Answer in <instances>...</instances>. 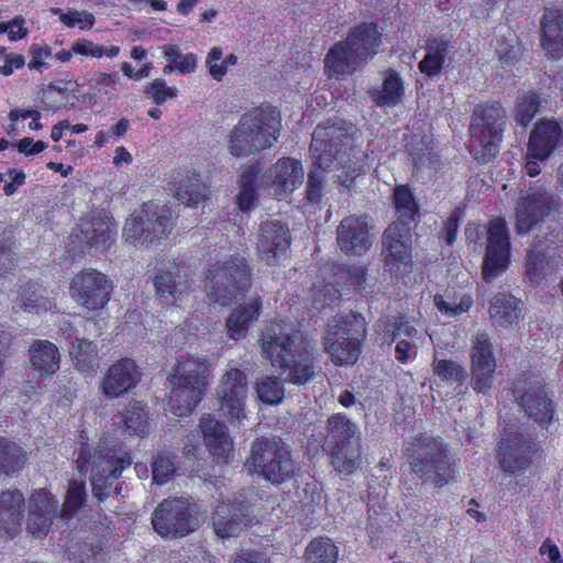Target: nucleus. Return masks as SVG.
<instances>
[{
    "instance_id": "f257e3e1",
    "label": "nucleus",
    "mask_w": 563,
    "mask_h": 563,
    "mask_svg": "<svg viewBox=\"0 0 563 563\" xmlns=\"http://www.w3.org/2000/svg\"><path fill=\"white\" fill-rule=\"evenodd\" d=\"M251 283V271L243 256L228 255L209 266L206 273L205 289L209 303L227 306L244 297ZM262 298L254 294L236 303L225 320L229 339H244L249 329L260 318Z\"/></svg>"
},
{
    "instance_id": "f03ea898",
    "label": "nucleus",
    "mask_w": 563,
    "mask_h": 563,
    "mask_svg": "<svg viewBox=\"0 0 563 563\" xmlns=\"http://www.w3.org/2000/svg\"><path fill=\"white\" fill-rule=\"evenodd\" d=\"M261 356L291 384L303 385L314 375L313 346L292 323L275 321L258 340Z\"/></svg>"
},
{
    "instance_id": "7ed1b4c3",
    "label": "nucleus",
    "mask_w": 563,
    "mask_h": 563,
    "mask_svg": "<svg viewBox=\"0 0 563 563\" xmlns=\"http://www.w3.org/2000/svg\"><path fill=\"white\" fill-rule=\"evenodd\" d=\"M356 132L352 123L338 120L320 123L312 134L313 164L324 172H333L345 187L363 170L361 151L352 146Z\"/></svg>"
},
{
    "instance_id": "20e7f679",
    "label": "nucleus",
    "mask_w": 563,
    "mask_h": 563,
    "mask_svg": "<svg viewBox=\"0 0 563 563\" xmlns=\"http://www.w3.org/2000/svg\"><path fill=\"white\" fill-rule=\"evenodd\" d=\"M282 126L276 108L263 104L244 113L227 136L229 152L246 157L269 148L277 142Z\"/></svg>"
},
{
    "instance_id": "39448f33",
    "label": "nucleus",
    "mask_w": 563,
    "mask_h": 563,
    "mask_svg": "<svg viewBox=\"0 0 563 563\" xmlns=\"http://www.w3.org/2000/svg\"><path fill=\"white\" fill-rule=\"evenodd\" d=\"M379 44L380 34L375 24L356 26L344 42L336 43L325 55V74L338 79L353 74L363 60L377 53Z\"/></svg>"
},
{
    "instance_id": "423d86ee",
    "label": "nucleus",
    "mask_w": 563,
    "mask_h": 563,
    "mask_svg": "<svg viewBox=\"0 0 563 563\" xmlns=\"http://www.w3.org/2000/svg\"><path fill=\"white\" fill-rule=\"evenodd\" d=\"M365 333L366 322L361 313L335 317L324 335V350L335 364L352 365L358 358L360 342Z\"/></svg>"
},
{
    "instance_id": "0eeeda50",
    "label": "nucleus",
    "mask_w": 563,
    "mask_h": 563,
    "mask_svg": "<svg viewBox=\"0 0 563 563\" xmlns=\"http://www.w3.org/2000/svg\"><path fill=\"white\" fill-rule=\"evenodd\" d=\"M409 460L419 477L438 487L446 485L455 473L456 459L446 452L442 441L434 438L417 439Z\"/></svg>"
},
{
    "instance_id": "6e6552de",
    "label": "nucleus",
    "mask_w": 563,
    "mask_h": 563,
    "mask_svg": "<svg viewBox=\"0 0 563 563\" xmlns=\"http://www.w3.org/2000/svg\"><path fill=\"white\" fill-rule=\"evenodd\" d=\"M327 449L334 470L351 474L361 462L358 428L345 415L335 413L328 419Z\"/></svg>"
},
{
    "instance_id": "1a4fd4ad",
    "label": "nucleus",
    "mask_w": 563,
    "mask_h": 563,
    "mask_svg": "<svg viewBox=\"0 0 563 563\" xmlns=\"http://www.w3.org/2000/svg\"><path fill=\"white\" fill-rule=\"evenodd\" d=\"M92 464L91 486L93 496L103 500L108 496L107 482L117 479L122 471L131 464L130 454L122 446L108 448L100 443L93 454L81 448L76 460L80 473L87 472L86 464Z\"/></svg>"
},
{
    "instance_id": "9d476101",
    "label": "nucleus",
    "mask_w": 563,
    "mask_h": 563,
    "mask_svg": "<svg viewBox=\"0 0 563 563\" xmlns=\"http://www.w3.org/2000/svg\"><path fill=\"white\" fill-rule=\"evenodd\" d=\"M506 111L498 102L478 106L472 115L471 147L482 163H487L499 151Z\"/></svg>"
},
{
    "instance_id": "9b49d317",
    "label": "nucleus",
    "mask_w": 563,
    "mask_h": 563,
    "mask_svg": "<svg viewBox=\"0 0 563 563\" xmlns=\"http://www.w3.org/2000/svg\"><path fill=\"white\" fill-rule=\"evenodd\" d=\"M245 466L249 472L273 484L289 481L296 471L289 450L273 440H258L253 444Z\"/></svg>"
},
{
    "instance_id": "f8f14e48",
    "label": "nucleus",
    "mask_w": 563,
    "mask_h": 563,
    "mask_svg": "<svg viewBox=\"0 0 563 563\" xmlns=\"http://www.w3.org/2000/svg\"><path fill=\"white\" fill-rule=\"evenodd\" d=\"M173 228L167 205L146 202L125 221L123 236L129 244L144 246L166 236Z\"/></svg>"
},
{
    "instance_id": "ddd939ff",
    "label": "nucleus",
    "mask_w": 563,
    "mask_h": 563,
    "mask_svg": "<svg viewBox=\"0 0 563 563\" xmlns=\"http://www.w3.org/2000/svg\"><path fill=\"white\" fill-rule=\"evenodd\" d=\"M221 415L231 424H241L246 419L245 401L247 396V376L239 368L228 369L217 387Z\"/></svg>"
},
{
    "instance_id": "4468645a",
    "label": "nucleus",
    "mask_w": 563,
    "mask_h": 563,
    "mask_svg": "<svg viewBox=\"0 0 563 563\" xmlns=\"http://www.w3.org/2000/svg\"><path fill=\"white\" fill-rule=\"evenodd\" d=\"M112 288V283L104 274L96 269H84L71 278L69 295L77 305L96 311L109 301Z\"/></svg>"
},
{
    "instance_id": "2eb2a0df",
    "label": "nucleus",
    "mask_w": 563,
    "mask_h": 563,
    "mask_svg": "<svg viewBox=\"0 0 563 563\" xmlns=\"http://www.w3.org/2000/svg\"><path fill=\"white\" fill-rule=\"evenodd\" d=\"M253 510L242 495L221 500L211 517L214 533L221 539L238 537L253 522Z\"/></svg>"
},
{
    "instance_id": "dca6fc26",
    "label": "nucleus",
    "mask_w": 563,
    "mask_h": 563,
    "mask_svg": "<svg viewBox=\"0 0 563 563\" xmlns=\"http://www.w3.org/2000/svg\"><path fill=\"white\" fill-rule=\"evenodd\" d=\"M510 265V240L507 223L501 218L493 219L487 228L486 253L483 262V277L493 282Z\"/></svg>"
},
{
    "instance_id": "f3484780",
    "label": "nucleus",
    "mask_w": 563,
    "mask_h": 563,
    "mask_svg": "<svg viewBox=\"0 0 563 563\" xmlns=\"http://www.w3.org/2000/svg\"><path fill=\"white\" fill-rule=\"evenodd\" d=\"M154 530L163 538H181L195 529L185 498L162 501L152 515Z\"/></svg>"
},
{
    "instance_id": "a211bd4d",
    "label": "nucleus",
    "mask_w": 563,
    "mask_h": 563,
    "mask_svg": "<svg viewBox=\"0 0 563 563\" xmlns=\"http://www.w3.org/2000/svg\"><path fill=\"white\" fill-rule=\"evenodd\" d=\"M410 228L391 223L383 235L385 268L395 275H402L412 265V242Z\"/></svg>"
},
{
    "instance_id": "6ab92c4d",
    "label": "nucleus",
    "mask_w": 563,
    "mask_h": 563,
    "mask_svg": "<svg viewBox=\"0 0 563 563\" xmlns=\"http://www.w3.org/2000/svg\"><path fill=\"white\" fill-rule=\"evenodd\" d=\"M471 386L476 393L488 394L495 382L496 357L490 338L478 332L472 342Z\"/></svg>"
},
{
    "instance_id": "aec40b11",
    "label": "nucleus",
    "mask_w": 563,
    "mask_h": 563,
    "mask_svg": "<svg viewBox=\"0 0 563 563\" xmlns=\"http://www.w3.org/2000/svg\"><path fill=\"white\" fill-rule=\"evenodd\" d=\"M383 331L382 340L396 342L395 357L400 363H408L417 357L418 347L426 341L427 332L418 330L408 321L387 320L378 324Z\"/></svg>"
},
{
    "instance_id": "412c9836",
    "label": "nucleus",
    "mask_w": 563,
    "mask_h": 563,
    "mask_svg": "<svg viewBox=\"0 0 563 563\" xmlns=\"http://www.w3.org/2000/svg\"><path fill=\"white\" fill-rule=\"evenodd\" d=\"M59 515L56 496L46 488L35 489L27 499L26 529L34 538L42 539Z\"/></svg>"
},
{
    "instance_id": "4be33fe9",
    "label": "nucleus",
    "mask_w": 563,
    "mask_h": 563,
    "mask_svg": "<svg viewBox=\"0 0 563 563\" xmlns=\"http://www.w3.org/2000/svg\"><path fill=\"white\" fill-rule=\"evenodd\" d=\"M552 208V197L543 185L530 187L516 208V229L527 233L541 222Z\"/></svg>"
},
{
    "instance_id": "5701e85b",
    "label": "nucleus",
    "mask_w": 563,
    "mask_h": 563,
    "mask_svg": "<svg viewBox=\"0 0 563 563\" xmlns=\"http://www.w3.org/2000/svg\"><path fill=\"white\" fill-rule=\"evenodd\" d=\"M290 244L286 223L278 220L262 222L257 238V253L262 261L275 265L285 256Z\"/></svg>"
},
{
    "instance_id": "b1692460",
    "label": "nucleus",
    "mask_w": 563,
    "mask_h": 563,
    "mask_svg": "<svg viewBox=\"0 0 563 563\" xmlns=\"http://www.w3.org/2000/svg\"><path fill=\"white\" fill-rule=\"evenodd\" d=\"M140 380V372L131 358H121L110 365L99 380V391L108 399H114L134 388Z\"/></svg>"
},
{
    "instance_id": "393cba45",
    "label": "nucleus",
    "mask_w": 563,
    "mask_h": 563,
    "mask_svg": "<svg viewBox=\"0 0 563 563\" xmlns=\"http://www.w3.org/2000/svg\"><path fill=\"white\" fill-rule=\"evenodd\" d=\"M336 241L339 249L347 255L365 254L373 244L366 217L344 218L336 229Z\"/></svg>"
},
{
    "instance_id": "a878e982",
    "label": "nucleus",
    "mask_w": 563,
    "mask_h": 563,
    "mask_svg": "<svg viewBox=\"0 0 563 563\" xmlns=\"http://www.w3.org/2000/svg\"><path fill=\"white\" fill-rule=\"evenodd\" d=\"M533 446L521 434L505 437L498 451L500 467L509 475H522L532 463Z\"/></svg>"
},
{
    "instance_id": "bb28decb",
    "label": "nucleus",
    "mask_w": 563,
    "mask_h": 563,
    "mask_svg": "<svg viewBox=\"0 0 563 563\" xmlns=\"http://www.w3.org/2000/svg\"><path fill=\"white\" fill-rule=\"evenodd\" d=\"M303 179V166L299 159L292 157L278 159L266 176V183L278 199L294 192L302 185Z\"/></svg>"
},
{
    "instance_id": "cd10ccee",
    "label": "nucleus",
    "mask_w": 563,
    "mask_h": 563,
    "mask_svg": "<svg viewBox=\"0 0 563 563\" xmlns=\"http://www.w3.org/2000/svg\"><path fill=\"white\" fill-rule=\"evenodd\" d=\"M199 429L205 445L218 463L228 464L234 457L233 440L227 428L211 416L202 417Z\"/></svg>"
},
{
    "instance_id": "c85d7f7f",
    "label": "nucleus",
    "mask_w": 563,
    "mask_h": 563,
    "mask_svg": "<svg viewBox=\"0 0 563 563\" xmlns=\"http://www.w3.org/2000/svg\"><path fill=\"white\" fill-rule=\"evenodd\" d=\"M516 393L520 407L529 418L540 426L551 421L554 411L552 400L541 383H530L521 391L517 388Z\"/></svg>"
},
{
    "instance_id": "c756f323",
    "label": "nucleus",
    "mask_w": 563,
    "mask_h": 563,
    "mask_svg": "<svg viewBox=\"0 0 563 563\" xmlns=\"http://www.w3.org/2000/svg\"><path fill=\"white\" fill-rule=\"evenodd\" d=\"M211 377L212 364L210 358L206 355H189L177 360L167 379H177L207 389Z\"/></svg>"
},
{
    "instance_id": "7c9ffc66",
    "label": "nucleus",
    "mask_w": 563,
    "mask_h": 563,
    "mask_svg": "<svg viewBox=\"0 0 563 563\" xmlns=\"http://www.w3.org/2000/svg\"><path fill=\"white\" fill-rule=\"evenodd\" d=\"M24 496L18 489H7L0 495V538L12 539L21 528Z\"/></svg>"
},
{
    "instance_id": "2f4dec72",
    "label": "nucleus",
    "mask_w": 563,
    "mask_h": 563,
    "mask_svg": "<svg viewBox=\"0 0 563 563\" xmlns=\"http://www.w3.org/2000/svg\"><path fill=\"white\" fill-rule=\"evenodd\" d=\"M365 273L366 272L363 266H353L347 269H342L338 278L345 280L344 286H342L341 289H338L334 285L327 284L322 288L314 290V307L322 308L325 305L330 306L335 303L345 290H362L365 282Z\"/></svg>"
},
{
    "instance_id": "473e14b6",
    "label": "nucleus",
    "mask_w": 563,
    "mask_h": 563,
    "mask_svg": "<svg viewBox=\"0 0 563 563\" xmlns=\"http://www.w3.org/2000/svg\"><path fill=\"white\" fill-rule=\"evenodd\" d=\"M170 391L167 396V408L177 417H185L201 401L207 389L185 384L177 379H168Z\"/></svg>"
},
{
    "instance_id": "72a5a7b5",
    "label": "nucleus",
    "mask_w": 563,
    "mask_h": 563,
    "mask_svg": "<svg viewBox=\"0 0 563 563\" xmlns=\"http://www.w3.org/2000/svg\"><path fill=\"white\" fill-rule=\"evenodd\" d=\"M563 136V129L554 120H541L531 132L528 148L531 155L539 159H547L559 145Z\"/></svg>"
},
{
    "instance_id": "f704fd0d",
    "label": "nucleus",
    "mask_w": 563,
    "mask_h": 563,
    "mask_svg": "<svg viewBox=\"0 0 563 563\" xmlns=\"http://www.w3.org/2000/svg\"><path fill=\"white\" fill-rule=\"evenodd\" d=\"M563 266V257L553 249H541L534 244L528 250L526 258V272L530 280L539 284L545 276Z\"/></svg>"
},
{
    "instance_id": "c9c22d12",
    "label": "nucleus",
    "mask_w": 563,
    "mask_h": 563,
    "mask_svg": "<svg viewBox=\"0 0 563 563\" xmlns=\"http://www.w3.org/2000/svg\"><path fill=\"white\" fill-rule=\"evenodd\" d=\"M154 286L157 295H159L167 303H178L189 295L191 288V279L185 272L178 268L175 271L161 272L156 275Z\"/></svg>"
},
{
    "instance_id": "e433bc0d",
    "label": "nucleus",
    "mask_w": 563,
    "mask_h": 563,
    "mask_svg": "<svg viewBox=\"0 0 563 563\" xmlns=\"http://www.w3.org/2000/svg\"><path fill=\"white\" fill-rule=\"evenodd\" d=\"M115 223L106 212L95 213L89 221L82 223L86 244L96 251H104L113 241Z\"/></svg>"
},
{
    "instance_id": "4c0bfd02",
    "label": "nucleus",
    "mask_w": 563,
    "mask_h": 563,
    "mask_svg": "<svg viewBox=\"0 0 563 563\" xmlns=\"http://www.w3.org/2000/svg\"><path fill=\"white\" fill-rule=\"evenodd\" d=\"M542 47L551 58L563 56V10L548 9L542 18Z\"/></svg>"
},
{
    "instance_id": "58836bf2",
    "label": "nucleus",
    "mask_w": 563,
    "mask_h": 563,
    "mask_svg": "<svg viewBox=\"0 0 563 563\" xmlns=\"http://www.w3.org/2000/svg\"><path fill=\"white\" fill-rule=\"evenodd\" d=\"M488 312L495 325L511 328L518 323L520 301L509 294H497L490 299Z\"/></svg>"
},
{
    "instance_id": "ea45409f",
    "label": "nucleus",
    "mask_w": 563,
    "mask_h": 563,
    "mask_svg": "<svg viewBox=\"0 0 563 563\" xmlns=\"http://www.w3.org/2000/svg\"><path fill=\"white\" fill-rule=\"evenodd\" d=\"M54 307L52 300L45 295V290L42 289L35 283H26L20 287L19 295L14 300L13 309L24 312L40 313L42 311H48Z\"/></svg>"
},
{
    "instance_id": "a19ab883",
    "label": "nucleus",
    "mask_w": 563,
    "mask_h": 563,
    "mask_svg": "<svg viewBox=\"0 0 563 563\" xmlns=\"http://www.w3.org/2000/svg\"><path fill=\"white\" fill-rule=\"evenodd\" d=\"M30 355L33 368L43 376L52 375L59 368L58 349L49 341H35L30 347Z\"/></svg>"
},
{
    "instance_id": "79ce46f5",
    "label": "nucleus",
    "mask_w": 563,
    "mask_h": 563,
    "mask_svg": "<svg viewBox=\"0 0 563 563\" xmlns=\"http://www.w3.org/2000/svg\"><path fill=\"white\" fill-rule=\"evenodd\" d=\"M75 367L82 374L92 376L99 364V351L93 342L77 339L69 349Z\"/></svg>"
},
{
    "instance_id": "37998d69",
    "label": "nucleus",
    "mask_w": 563,
    "mask_h": 563,
    "mask_svg": "<svg viewBox=\"0 0 563 563\" xmlns=\"http://www.w3.org/2000/svg\"><path fill=\"white\" fill-rule=\"evenodd\" d=\"M26 462L25 451L15 442L0 439V474L13 475Z\"/></svg>"
},
{
    "instance_id": "c03bdc74",
    "label": "nucleus",
    "mask_w": 563,
    "mask_h": 563,
    "mask_svg": "<svg viewBox=\"0 0 563 563\" xmlns=\"http://www.w3.org/2000/svg\"><path fill=\"white\" fill-rule=\"evenodd\" d=\"M404 95L402 80L396 71H388L380 89L372 92L377 106L393 107L400 102Z\"/></svg>"
},
{
    "instance_id": "a18cd8bd",
    "label": "nucleus",
    "mask_w": 563,
    "mask_h": 563,
    "mask_svg": "<svg viewBox=\"0 0 563 563\" xmlns=\"http://www.w3.org/2000/svg\"><path fill=\"white\" fill-rule=\"evenodd\" d=\"M448 59L449 48L446 42L433 41L427 46V53L419 63V69L427 76L434 77L440 74Z\"/></svg>"
},
{
    "instance_id": "49530a36",
    "label": "nucleus",
    "mask_w": 563,
    "mask_h": 563,
    "mask_svg": "<svg viewBox=\"0 0 563 563\" xmlns=\"http://www.w3.org/2000/svg\"><path fill=\"white\" fill-rule=\"evenodd\" d=\"M209 195V188L200 181L197 175L181 179L176 188L178 200L190 207L197 206L208 198Z\"/></svg>"
},
{
    "instance_id": "de8ad7c7",
    "label": "nucleus",
    "mask_w": 563,
    "mask_h": 563,
    "mask_svg": "<svg viewBox=\"0 0 563 563\" xmlns=\"http://www.w3.org/2000/svg\"><path fill=\"white\" fill-rule=\"evenodd\" d=\"M338 548L329 538L313 539L307 547L305 559L307 563H336Z\"/></svg>"
},
{
    "instance_id": "09e8293b",
    "label": "nucleus",
    "mask_w": 563,
    "mask_h": 563,
    "mask_svg": "<svg viewBox=\"0 0 563 563\" xmlns=\"http://www.w3.org/2000/svg\"><path fill=\"white\" fill-rule=\"evenodd\" d=\"M161 51L168 63H173L180 74L195 73L198 67V56L195 53H184L177 44H165Z\"/></svg>"
},
{
    "instance_id": "8fccbe9b",
    "label": "nucleus",
    "mask_w": 563,
    "mask_h": 563,
    "mask_svg": "<svg viewBox=\"0 0 563 563\" xmlns=\"http://www.w3.org/2000/svg\"><path fill=\"white\" fill-rule=\"evenodd\" d=\"M120 47L115 45L106 46L80 37L73 42V52L81 58H114L120 54Z\"/></svg>"
},
{
    "instance_id": "3c124183",
    "label": "nucleus",
    "mask_w": 563,
    "mask_h": 563,
    "mask_svg": "<svg viewBox=\"0 0 563 563\" xmlns=\"http://www.w3.org/2000/svg\"><path fill=\"white\" fill-rule=\"evenodd\" d=\"M395 208L399 224L408 225L418 213V206L410 190L405 186H398L394 192Z\"/></svg>"
},
{
    "instance_id": "603ef678",
    "label": "nucleus",
    "mask_w": 563,
    "mask_h": 563,
    "mask_svg": "<svg viewBox=\"0 0 563 563\" xmlns=\"http://www.w3.org/2000/svg\"><path fill=\"white\" fill-rule=\"evenodd\" d=\"M255 389L260 400L267 405L279 404L285 394L282 380L275 376L257 378Z\"/></svg>"
},
{
    "instance_id": "864d4df0",
    "label": "nucleus",
    "mask_w": 563,
    "mask_h": 563,
    "mask_svg": "<svg viewBox=\"0 0 563 563\" xmlns=\"http://www.w3.org/2000/svg\"><path fill=\"white\" fill-rule=\"evenodd\" d=\"M51 12L57 15L65 26H78L81 31L91 30L96 22L93 14L86 10L68 9L67 11H63L60 8H52Z\"/></svg>"
},
{
    "instance_id": "5fc2aeb1",
    "label": "nucleus",
    "mask_w": 563,
    "mask_h": 563,
    "mask_svg": "<svg viewBox=\"0 0 563 563\" xmlns=\"http://www.w3.org/2000/svg\"><path fill=\"white\" fill-rule=\"evenodd\" d=\"M256 172L253 168L247 169L240 177V191L236 195V205L240 210L249 211L253 208L256 200L255 191Z\"/></svg>"
},
{
    "instance_id": "6e6d98bb",
    "label": "nucleus",
    "mask_w": 563,
    "mask_h": 563,
    "mask_svg": "<svg viewBox=\"0 0 563 563\" xmlns=\"http://www.w3.org/2000/svg\"><path fill=\"white\" fill-rule=\"evenodd\" d=\"M432 366L434 374L443 380L461 384L467 376L466 369L461 364L453 360L439 358L437 353Z\"/></svg>"
},
{
    "instance_id": "4d7b16f0",
    "label": "nucleus",
    "mask_w": 563,
    "mask_h": 563,
    "mask_svg": "<svg viewBox=\"0 0 563 563\" xmlns=\"http://www.w3.org/2000/svg\"><path fill=\"white\" fill-rule=\"evenodd\" d=\"M86 500V487L84 482L71 481L69 483L65 500L60 508V516L71 518Z\"/></svg>"
},
{
    "instance_id": "13d9d810",
    "label": "nucleus",
    "mask_w": 563,
    "mask_h": 563,
    "mask_svg": "<svg viewBox=\"0 0 563 563\" xmlns=\"http://www.w3.org/2000/svg\"><path fill=\"white\" fill-rule=\"evenodd\" d=\"M120 421H123L126 429L136 434L142 435L148 431L146 413L140 402L131 405L125 413L120 416Z\"/></svg>"
},
{
    "instance_id": "bf43d9fd",
    "label": "nucleus",
    "mask_w": 563,
    "mask_h": 563,
    "mask_svg": "<svg viewBox=\"0 0 563 563\" xmlns=\"http://www.w3.org/2000/svg\"><path fill=\"white\" fill-rule=\"evenodd\" d=\"M434 303L440 312L448 317H455L463 312L468 311L471 308L473 300L470 295H463L459 298H448L444 299L443 296H435Z\"/></svg>"
},
{
    "instance_id": "052dcab7",
    "label": "nucleus",
    "mask_w": 563,
    "mask_h": 563,
    "mask_svg": "<svg viewBox=\"0 0 563 563\" xmlns=\"http://www.w3.org/2000/svg\"><path fill=\"white\" fill-rule=\"evenodd\" d=\"M539 100L534 93H522L517 99L516 120L527 126L538 112Z\"/></svg>"
},
{
    "instance_id": "680f3d73",
    "label": "nucleus",
    "mask_w": 563,
    "mask_h": 563,
    "mask_svg": "<svg viewBox=\"0 0 563 563\" xmlns=\"http://www.w3.org/2000/svg\"><path fill=\"white\" fill-rule=\"evenodd\" d=\"M30 62L29 69L43 73L48 68L47 59L52 57L53 52L46 43H33L29 48Z\"/></svg>"
},
{
    "instance_id": "e2e57ef3",
    "label": "nucleus",
    "mask_w": 563,
    "mask_h": 563,
    "mask_svg": "<svg viewBox=\"0 0 563 563\" xmlns=\"http://www.w3.org/2000/svg\"><path fill=\"white\" fill-rule=\"evenodd\" d=\"M206 66L209 75L217 81H221L227 75L228 67L223 60V49L220 46L210 48L206 56Z\"/></svg>"
},
{
    "instance_id": "0e129e2a",
    "label": "nucleus",
    "mask_w": 563,
    "mask_h": 563,
    "mask_svg": "<svg viewBox=\"0 0 563 563\" xmlns=\"http://www.w3.org/2000/svg\"><path fill=\"white\" fill-rule=\"evenodd\" d=\"M175 471L176 467L172 455H158L153 462V481L158 485H163L173 477Z\"/></svg>"
},
{
    "instance_id": "69168bd1",
    "label": "nucleus",
    "mask_w": 563,
    "mask_h": 563,
    "mask_svg": "<svg viewBox=\"0 0 563 563\" xmlns=\"http://www.w3.org/2000/svg\"><path fill=\"white\" fill-rule=\"evenodd\" d=\"M147 93L154 103L161 104L168 99H174L177 96V88L168 86L162 78H156L150 84Z\"/></svg>"
},
{
    "instance_id": "338daca9",
    "label": "nucleus",
    "mask_w": 563,
    "mask_h": 563,
    "mask_svg": "<svg viewBox=\"0 0 563 563\" xmlns=\"http://www.w3.org/2000/svg\"><path fill=\"white\" fill-rule=\"evenodd\" d=\"M499 62L503 66H510L515 64L521 55V47L519 46L515 36L507 43H499L496 47Z\"/></svg>"
},
{
    "instance_id": "774afa93",
    "label": "nucleus",
    "mask_w": 563,
    "mask_h": 563,
    "mask_svg": "<svg viewBox=\"0 0 563 563\" xmlns=\"http://www.w3.org/2000/svg\"><path fill=\"white\" fill-rule=\"evenodd\" d=\"M66 95L67 89L65 87H58L54 84H49L42 91V102L45 109L55 111L60 108Z\"/></svg>"
}]
</instances>
